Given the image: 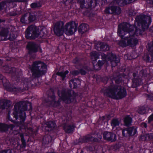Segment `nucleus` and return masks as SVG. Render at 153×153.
Listing matches in <instances>:
<instances>
[{"label": "nucleus", "instance_id": "1", "mask_svg": "<svg viewBox=\"0 0 153 153\" xmlns=\"http://www.w3.org/2000/svg\"><path fill=\"white\" fill-rule=\"evenodd\" d=\"M151 22L150 16L139 15L136 17L134 25L126 22L119 25L117 33L122 39L117 43L123 47L135 46L138 40L134 36L141 35L143 32L148 27Z\"/></svg>", "mask_w": 153, "mask_h": 153}, {"label": "nucleus", "instance_id": "2", "mask_svg": "<svg viewBox=\"0 0 153 153\" xmlns=\"http://www.w3.org/2000/svg\"><path fill=\"white\" fill-rule=\"evenodd\" d=\"M29 105L31 109V104L26 101H21L15 104L13 114L19 126H24L25 121L26 118L25 111H27V107Z\"/></svg>", "mask_w": 153, "mask_h": 153}, {"label": "nucleus", "instance_id": "3", "mask_svg": "<svg viewBox=\"0 0 153 153\" xmlns=\"http://www.w3.org/2000/svg\"><path fill=\"white\" fill-rule=\"evenodd\" d=\"M103 92L105 96L117 100L124 97L126 94V90L123 87L113 84L104 88Z\"/></svg>", "mask_w": 153, "mask_h": 153}, {"label": "nucleus", "instance_id": "4", "mask_svg": "<svg viewBox=\"0 0 153 153\" xmlns=\"http://www.w3.org/2000/svg\"><path fill=\"white\" fill-rule=\"evenodd\" d=\"M29 68L33 78H39L45 74L47 70V66L43 62L40 61L33 62Z\"/></svg>", "mask_w": 153, "mask_h": 153}, {"label": "nucleus", "instance_id": "5", "mask_svg": "<svg viewBox=\"0 0 153 153\" xmlns=\"http://www.w3.org/2000/svg\"><path fill=\"white\" fill-rule=\"evenodd\" d=\"M47 34V32L45 28L40 29L36 26L32 25L27 29L25 36L27 38L34 39L39 36L45 37Z\"/></svg>", "mask_w": 153, "mask_h": 153}, {"label": "nucleus", "instance_id": "6", "mask_svg": "<svg viewBox=\"0 0 153 153\" xmlns=\"http://www.w3.org/2000/svg\"><path fill=\"white\" fill-rule=\"evenodd\" d=\"M10 32L9 36L8 37V30L7 29L0 27V41L8 39L13 40L17 37L18 32L15 27L11 26L10 27Z\"/></svg>", "mask_w": 153, "mask_h": 153}, {"label": "nucleus", "instance_id": "7", "mask_svg": "<svg viewBox=\"0 0 153 153\" xmlns=\"http://www.w3.org/2000/svg\"><path fill=\"white\" fill-rule=\"evenodd\" d=\"M2 71L4 72L11 74L13 79L17 81L22 75V71L20 70L15 68H10L7 65L3 67Z\"/></svg>", "mask_w": 153, "mask_h": 153}, {"label": "nucleus", "instance_id": "8", "mask_svg": "<svg viewBox=\"0 0 153 153\" xmlns=\"http://www.w3.org/2000/svg\"><path fill=\"white\" fill-rule=\"evenodd\" d=\"M77 25L74 22L67 23L64 26V32L68 35L73 34L77 30Z\"/></svg>", "mask_w": 153, "mask_h": 153}, {"label": "nucleus", "instance_id": "9", "mask_svg": "<svg viewBox=\"0 0 153 153\" xmlns=\"http://www.w3.org/2000/svg\"><path fill=\"white\" fill-rule=\"evenodd\" d=\"M71 92H69L66 90H62L61 91L58 92V95L62 100L65 103H70L72 102L74 99V97L71 94Z\"/></svg>", "mask_w": 153, "mask_h": 153}, {"label": "nucleus", "instance_id": "10", "mask_svg": "<svg viewBox=\"0 0 153 153\" xmlns=\"http://www.w3.org/2000/svg\"><path fill=\"white\" fill-rule=\"evenodd\" d=\"M101 56L103 58L110 61L112 67L116 66L117 63L120 62L119 58L117 57L115 55L112 53H110L108 55L102 53Z\"/></svg>", "mask_w": 153, "mask_h": 153}, {"label": "nucleus", "instance_id": "11", "mask_svg": "<svg viewBox=\"0 0 153 153\" xmlns=\"http://www.w3.org/2000/svg\"><path fill=\"white\" fill-rule=\"evenodd\" d=\"M28 78H23L20 87L16 88L14 89L16 92H22L28 89V85L30 82Z\"/></svg>", "mask_w": 153, "mask_h": 153}, {"label": "nucleus", "instance_id": "12", "mask_svg": "<svg viewBox=\"0 0 153 153\" xmlns=\"http://www.w3.org/2000/svg\"><path fill=\"white\" fill-rule=\"evenodd\" d=\"M64 23L63 22L59 21L55 24L53 28L55 34L56 35L60 36L62 35L64 31Z\"/></svg>", "mask_w": 153, "mask_h": 153}, {"label": "nucleus", "instance_id": "13", "mask_svg": "<svg viewBox=\"0 0 153 153\" xmlns=\"http://www.w3.org/2000/svg\"><path fill=\"white\" fill-rule=\"evenodd\" d=\"M111 5V7H109L105 9V12L107 14L115 13L117 15L120 14L121 12L120 8L116 6Z\"/></svg>", "mask_w": 153, "mask_h": 153}, {"label": "nucleus", "instance_id": "14", "mask_svg": "<svg viewBox=\"0 0 153 153\" xmlns=\"http://www.w3.org/2000/svg\"><path fill=\"white\" fill-rule=\"evenodd\" d=\"M103 138L104 139L111 142L115 141L116 140V134L110 132H104L103 134Z\"/></svg>", "mask_w": 153, "mask_h": 153}, {"label": "nucleus", "instance_id": "15", "mask_svg": "<svg viewBox=\"0 0 153 153\" xmlns=\"http://www.w3.org/2000/svg\"><path fill=\"white\" fill-rule=\"evenodd\" d=\"M55 100V95L52 93V95L48 96L46 100V102L49 105L57 107L59 106L60 105L59 100L56 102Z\"/></svg>", "mask_w": 153, "mask_h": 153}, {"label": "nucleus", "instance_id": "16", "mask_svg": "<svg viewBox=\"0 0 153 153\" xmlns=\"http://www.w3.org/2000/svg\"><path fill=\"white\" fill-rule=\"evenodd\" d=\"M95 0H79L78 3L79 4L81 7H85L88 8L91 7L92 5L93 2Z\"/></svg>", "mask_w": 153, "mask_h": 153}, {"label": "nucleus", "instance_id": "17", "mask_svg": "<svg viewBox=\"0 0 153 153\" xmlns=\"http://www.w3.org/2000/svg\"><path fill=\"white\" fill-rule=\"evenodd\" d=\"M95 48L99 51H106L109 50V47L105 43L98 42L95 46Z\"/></svg>", "mask_w": 153, "mask_h": 153}, {"label": "nucleus", "instance_id": "18", "mask_svg": "<svg viewBox=\"0 0 153 153\" xmlns=\"http://www.w3.org/2000/svg\"><path fill=\"white\" fill-rule=\"evenodd\" d=\"M27 47L29 50V53L31 54L37 51L39 46L34 42H31L28 43Z\"/></svg>", "mask_w": 153, "mask_h": 153}, {"label": "nucleus", "instance_id": "19", "mask_svg": "<svg viewBox=\"0 0 153 153\" xmlns=\"http://www.w3.org/2000/svg\"><path fill=\"white\" fill-rule=\"evenodd\" d=\"M4 86L5 87L7 90L9 91L16 92V91L14 90L16 87L14 86H12L10 85L9 82L6 78H4L2 81Z\"/></svg>", "mask_w": 153, "mask_h": 153}, {"label": "nucleus", "instance_id": "20", "mask_svg": "<svg viewBox=\"0 0 153 153\" xmlns=\"http://www.w3.org/2000/svg\"><path fill=\"white\" fill-rule=\"evenodd\" d=\"M11 104V102L9 100H3L0 101V108L2 109H6Z\"/></svg>", "mask_w": 153, "mask_h": 153}, {"label": "nucleus", "instance_id": "21", "mask_svg": "<svg viewBox=\"0 0 153 153\" xmlns=\"http://www.w3.org/2000/svg\"><path fill=\"white\" fill-rule=\"evenodd\" d=\"M97 140L96 138H94L90 134L87 135L80 139V141L82 143L87 142L90 141H96Z\"/></svg>", "mask_w": 153, "mask_h": 153}, {"label": "nucleus", "instance_id": "22", "mask_svg": "<svg viewBox=\"0 0 153 153\" xmlns=\"http://www.w3.org/2000/svg\"><path fill=\"white\" fill-rule=\"evenodd\" d=\"M88 26L86 24L83 23L80 25L78 29V31L81 34L85 33L88 30Z\"/></svg>", "mask_w": 153, "mask_h": 153}, {"label": "nucleus", "instance_id": "23", "mask_svg": "<svg viewBox=\"0 0 153 153\" xmlns=\"http://www.w3.org/2000/svg\"><path fill=\"white\" fill-rule=\"evenodd\" d=\"M24 0H7L5 1H2L1 2H4L5 3H7V2H9V4L7 6V8L10 7H13L16 5V2H22Z\"/></svg>", "mask_w": 153, "mask_h": 153}, {"label": "nucleus", "instance_id": "24", "mask_svg": "<svg viewBox=\"0 0 153 153\" xmlns=\"http://www.w3.org/2000/svg\"><path fill=\"white\" fill-rule=\"evenodd\" d=\"M75 126L74 124L65 125L64 127V129L65 132L68 133L72 132L74 130Z\"/></svg>", "mask_w": 153, "mask_h": 153}, {"label": "nucleus", "instance_id": "25", "mask_svg": "<svg viewBox=\"0 0 153 153\" xmlns=\"http://www.w3.org/2000/svg\"><path fill=\"white\" fill-rule=\"evenodd\" d=\"M52 140V138L51 136L48 135H46L43 138L42 144L44 145L48 144L51 142Z\"/></svg>", "mask_w": 153, "mask_h": 153}, {"label": "nucleus", "instance_id": "26", "mask_svg": "<svg viewBox=\"0 0 153 153\" xmlns=\"http://www.w3.org/2000/svg\"><path fill=\"white\" fill-rule=\"evenodd\" d=\"M111 4L117 7V5L122 6L126 4L124 2V0H114L111 3Z\"/></svg>", "mask_w": 153, "mask_h": 153}, {"label": "nucleus", "instance_id": "27", "mask_svg": "<svg viewBox=\"0 0 153 153\" xmlns=\"http://www.w3.org/2000/svg\"><path fill=\"white\" fill-rule=\"evenodd\" d=\"M80 82V80L79 79H75L71 80L69 82L70 86L71 88H72V85L73 84L74 87L73 88H76L77 86V83Z\"/></svg>", "mask_w": 153, "mask_h": 153}, {"label": "nucleus", "instance_id": "28", "mask_svg": "<svg viewBox=\"0 0 153 153\" xmlns=\"http://www.w3.org/2000/svg\"><path fill=\"white\" fill-rule=\"evenodd\" d=\"M46 125L47 126L46 128L47 127L48 128H49V129L46 128V130L48 131L51 130L53 129L56 126L55 123H54V122L52 121H50L47 122L46 123Z\"/></svg>", "mask_w": 153, "mask_h": 153}, {"label": "nucleus", "instance_id": "29", "mask_svg": "<svg viewBox=\"0 0 153 153\" xmlns=\"http://www.w3.org/2000/svg\"><path fill=\"white\" fill-rule=\"evenodd\" d=\"M91 59L93 61H95L99 58V54L95 51H93L90 53Z\"/></svg>", "mask_w": 153, "mask_h": 153}, {"label": "nucleus", "instance_id": "30", "mask_svg": "<svg viewBox=\"0 0 153 153\" xmlns=\"http://www.w3.org/2000/svg\"><path fill=\"white\" fill-rule=\"evenodd\" d=\"M124 121L125 125L126 126H128L131 125L132 119L129 116H127L125 117Z\"/></svg>", "mask_w": 153, "mask_h": 153}, {"label": "nucleus", "instance_id": "31", "mask_svg": "<svg viewBox=\"0 0 153 153\" xmlns=\"http://www.w3.org/2000/svg\"><path fill=\"white\" fill-rule=\"evenodd\" d=\"M69 72L68 71H58V72L56 74L61 77L63 80L66 77V75L68 74Z\"/></svg>", "mask_w": 153, "mask_h": 153}, {"label": "nucleus", "instance_id": "32", "mask_svg": "<svg viewBox=\"0 0 153 153\" xmlns=\"http://www.w3.org/2000/svg\"><path fill=\"white\" fill-rule=\"evenodd\" d=\"M111 125L113 128L118 126L120 124V122L117 119H114L111 120Z\"/></svg>", "mask_w": 153, "mask_h": 153}, {"label": "nucleus", "instance_id": "33", "mask_svg": "<svg viewBox=\"0 0 153 153\" xmlns=\"http://www.w3.org/2000/svg\"><path fill=\"white\" fill-rule=\"evenodd\" d=\"M21 22L22 23H28V14L26 13L23 15L21 17Z\"/></svg>", "mask_w": 153, "mask_h": 153}, {"label": "nucleus", "instance_id": "34", "mask_svg": "<svg viewBox=\"0 0 153 153\" xmlns=\"http://www.w3.org/2000/svg\"><path fill=\"white\" fill-rule=\"evenodd\" d=\"M20 137L21 138L22 141V144L20 146L21 148H25L26 146V143L24 137V134L22 133H21L19 134Z\"/></svg>", "mask_w": 153, "mask_h": 153}, {"label": "nucleus", "instance_id": "35", "mask_svg": "<svg viewBox=\"0 0 153 153\" xmlns=\"http://www.w3.org/2000/svg\"><path fill=\"white\" fill-rule=\"evenodd\" d=\"M129 136H133L137 132L136 129L134 127H132L128 128Z\"/></svg>", "mask_w": 153, "mask_h": 153}, {"label": "nucleus", "instance_id": "36", "mask_svg": "<svg viewBox=\"0 0 153 153\" xmlns=\"http://www.w3.org/2000/svg\"><path fill=\"white\" fill-rule=\"evenodd\" d=\"M146 108L144 106H142L139 108L137 111L140 114H143L146 112Z\"/></svg>", "mask_w": 153, "mask_h": 153}, {"label": "nucleus", "instance_id": "37", "mask_svg": "<svg viewBox=\"0 0 153 153\" xmlns=\"http://www.w3.org/2000/svg\"><path fill=\"white\" fill-rule=\"evenodd\" d=\"M7 2V3L4 2H1L0 3V11L2 10L6 11L7 8V6L9 4V3Z\"/></svg>", "mask_w": 153, "mask_h": 153}, {"label": "nucleus", "instance_id": "38", "mask_svg": "<svg viewBox=\"0 0 153 153\" xmlns=\"http://www.w3.org/2000/svg\"><path fill=\"white\" fill-rule=\"evenodd\" d=\"M30 6L31 8L35 9L41 7L42 5L40 2L38 1L32 3Z\"/></svg>", "mask_w": 153, "mask_h": 153}, {"label": "nucleus", "instance_id": "39", "mask_svg": "<svg viewBox=\"0 0 153 153\" xmlns=\"http://www.w3.org/2000/svg\"><path fill=\"white\" fill-rule=\"evenodd\" d=\"M8 125L0 123V131H5L8 130Z\"/></svg>", "mask_w": 153, "mask_h": 153}, {"label": "nucleus", "instance_id": "40", "mask_svg": "<svg viewBox=\"0 0 153 153\" xmlns=\"http://www.w3.org/2000/svg\"><path fill=\"white\" fill-rule=\"evenodd\" d=\"M140 140L143 141L148 140H150L149 134H146L142 135L140 138Z\"/></svg>", "mask_w": 153, "mask_h": 153}, {"label": "nucleus", "instance_id": "41", "mask_svg": "<svg viewBox=\"0 0 153 153\" xmlns=\"http://www.w3.org/2000/svg\"><path fill=\"white\" fill-rule=\"evenodd\" d=\"M21 13V12L20 11L18 10H15L12 12H10L9 13V15L11 16H13L20 14Z\"/></svg>", "mask_w": 153, "mask_h": 153}, {"label": "nucleus", "instance_id": "42", "mask_svg": "<svg viewBox=\"0 0 153 153\" xmlns=\"http://www.w3.org/2000/svg\"><path fill=\"white\" fill-rule=\"evenodd\" d=\"M36 19V17L30 14H28V22H30L34 21Z\"/></svg>", "mask_w": 153, "mask_h": 153}, {"label": "nucleus", "instance_id": "43", "mask_svg": "<svg viewBox=\"0 0 153 153\" xmlns=\"http://www.w3.org/2000/svg\"><path fill=\"white\" fill-rule=\"evenodd\" d=\"M122 134L124 136H126L127 135H129V132L128 128L123 129L122 131Z\"/></svg>", "mask_w": 153, "mask_h": 153}, {"label": "nucleus", "instance_id": "44", "mask_svg": "<svg viewBox=\"0 0 153 153\" xmlns=\"http://www.w3.org/2000/svg\"><path fill=\"white\" fill-rule=\"evenodd\" d=\"M93 65L94 68L95 70H99L101 68L100 67V66L98 65L97 63L94 62L93 63Z\"/></svg>", "mask_w": 153, "mask_h": 153}, {"label": "nucleus", "instance_id": "45", "mask_svg": "<svg viewBox=\"0 0 153 153\" xmlns=\"http://www.w3.org/2000/svg\"><path fill=\"white\" fill-rule=\"evenodd\" d=\"M0 153H12V151L10 149L5 150L1 152Z\"/></svg>", "mask_w": 153, "mask_h": 153}, {"label": "nucleus", "instance_id": "46", "mask_svg": "<svg viewBox=\"0 0 153 153\" xmlns=\"http://www.w3.org/2000/svg\"><path fill=\"white\" fill-rule=\"evenodd\" d=\"M153 121V114L150 116L148 118V123H150L151 121Z\"/></svg>", "mask_w": 153, "mask_h": 153}, {"label": "nucleus", "instance_id": "47", "mask_svg": "<svg viewBox=\"0 0 153 153\" xmlns=\"http://www.w3.org/2000/svg\"><path fill=\"white\" fill-rule=\"evenodd\" d=\"M134 0H124L126 4H129L133 2Z\"/></svg>", "mask_w": 153, "mask_h": 153}, {"label": "nucleus", "instance_id": "48", "mask_svg": "<svg viewBox=\"0 0 153 153\" xmlns=\"http://www.w3.org/2000/svg\"><path fill=\"white\" fill-rule=\"evenodd\" d=\"M71 73L74 75H76L79 74V72L78 71H72Z\"/></svg>", "mask_w": 153, "mask_h": 153}, {"label": "nucleus", "instance_id": "49", "mask_svg": "<svg viewBox=\"0 0 153 153\" xmlns=\"http://www.w3.org/2000/svg\"><path fill=\"white\" fill-rule=\"evenodd\" d=\"M148 51L152 53L153 52V42L152 43V46L149 47Z\"/></svg>", "mask_w": 153, "mask_h": 153}, {"label": "nucleus", "instance_id": "50", "mask_svg": "<svg viewBox=\"0 0 153 153\" xmlns=\"http://www.w3.org/2000/svg\"><path fill=\"white\" fill-rule=\"evenodd\" d=\"M140 126L142 127H144L146 128L147 127V124L145 122H143L140 124Z\"/></svg>", "mask_w": 153, "mask_h": 153}, {"label": "nucleus", "instance_id": "51", "mask_svg": "<svg viewBox=\"0 0 153 153\" xmlns=\"http://www.w3.org/2000/svg\"><path fill=\"white\" fill-rule=\"evenodd\" d=\"M135 14V13L133 10H131L129 13V15L130 16H134Z\"/></svg>", "mask_w": 153, "mask_h": 153}, {"label": "nucleus", "instance_id": "52", "mask_svg": "<svg viewBox=\"0 0 153 153\" xmlns=\"http://www.w3.org/2000/svg\"><path fill=\"white\" fill-rule=\"evenodd\" d=\"M80 73L82 75H85L86 73L85 71L83 69H81L80 70Z\"/></svg>", "mask_w": 153, "mask_h": 153}, {"label": "nucleus", "instance_id": "53", "mask_svg": "<svg viewBox=\"0 0 153 153\" xmlns=\"http://www.w3.org/2000/svg\"><path fill=\"white\" fill-rule=\"evenodd\" d=\"M146 96L148 97V98L150 100H153V95H146Z\"/></svg>", "mask_w": 153, "mask_h": 153}, {"label": "nucleus", "instance_id": "54", "mask_svg": "<svg viewBox=\"0 0 153 153\" xmlns=\"http://www.w3.org/2000/svg\"><path fill=\"white\" fill-rule=\"evenodd\" d=\"M98 65L100 66V67L101 68V66L103 65V63L101 61H99L97 63Z\"/></svg>", "mask_w": 153, "mask_h": 153}, {"label": "nucleus", "instance_id": "55", "mask_svg": "<svg viewBox=\"0 0 153 153\" xmlns=\"http://www.w3.org/2000/svg\"><path fill=\"white\" fill-rule=\"evenodd\" d=\"M15 126L13 124H10L8 126V128H10L11 129L13 130Z\"/></svg>", "mask_w": 153, "mask_h": 153}, {"label": "nucleus", "instance_id": "56", "mask_svg": "<svg viewBox=\"0 0 153 153\" xmlns=\"http://www.w3.org/2000/svg\"><path fill=\"white\" fill-rule=\"evenodd\" d=\"M121 81V79L120 78L116 79H115V82L117 83H119Z\"/></svg>", "mask_w": 153, "mask_h": 153}, {"label": "nucleus", "instance_id": "57", "mask_svg": "<svg viewBox=\"0 0 153 153\" xmlns=\"http://www.w3.org/2000/svg\"><path fill=\"white\" fill-rule=\"evenodd\" d=\"M78 62V59L77 58H76L74 59L73 61V62L74 63L76 64Z\"/></svg>", "mask_w": 153, "mask_h": 153}, {"label": "nucleus", "instance_id": "58", "mask_svg": "<svg viewBox=\"0 0 153 153\" xmlns=\"http://www.w3.org/2000/svg\"><path fill=\"white\" fill-rule=\"evenodd\" d=\"M150 139H153V133L149 134Z\"/></svg>", "mask_w": 153, "mask_h": 153}, {"label": "nucleus", "instance_id": "59", "mask_svg": "<svg viewBox=\"0 0 153 153\" xmlns=\"http://www.w3.org/2000/svg\"><path fill=\"white\" fill-rule=\"evenodd\" d=\"M4 78H5L4 77L2 74H0V79L2 81L4 80Z\"/></svg>", "mask_w": 153, "mask_h": 153}, {"label": "nucleus", "instance_id": "60", "mask_svg": "<svg viewBox=\"0 0 153 153\" xmlns=\"http://www.w3.org/2000/svg\"><path fill=\"white\" fill-rule=\"evenodd\" d=\"M10 114V112H8V118L9 119V120L11 121H13V120L10 117V115H9V114Z\"/></svg>", "mask_w": 153, "mask_h": 153}, {"label": "nucleus", "instance_id": "61", "mask_svg": "<svg viewBox=\"0 0 153 153\" xmlns=\"http://www.w3.org/2000/svg\"><path fill=\"white\" fill-rule=\"evenodd\" d=\"M146 57L147 58V60L148 61H149V57L148 56H146Z\"/></svg>", "mask_w": 153, "mask_h": 153}, {"label": "nucleus", "instance_id": "62", "mask_svg": "<svg viewBox=\"0 0 153 153\" xmlns=\"http://www.w3.org/2000/svg\"><path fill=\"white\" fill-rule=\"evenodd\" d=\"M5 20L4 19H0V23L2 22H4Z\"/></svg>", "mask_w": 153, "mask_h": 153}, {"label": "nucleus", "instance_id": "63", "mask_svg": "<svg viewBox=\"0 0 153 153\" xmlns=\"http://www.w3.org/2000/svg\"><path fill=\"white\" fill-rule=\"evenodd\" d=\"M133 75L134 77H135L136 76V74L135 73H133Z\"/></svg>", "mask_w": 153, "mask_h": 153}, {"label": "nucleus", "instance_id": "64", "mask_svg": "<svg viewBox=\"0 0 153 153\" xmlns=\"http://www.w3.org/2000/svg\"><path fill=\"white\" fill-rule=\"evenodd\" d=\"M150 31H151V32H153V30H151V28H150Z\"/></svg>", "mask_w": 153, "mask_h": 153}]
</instances>
